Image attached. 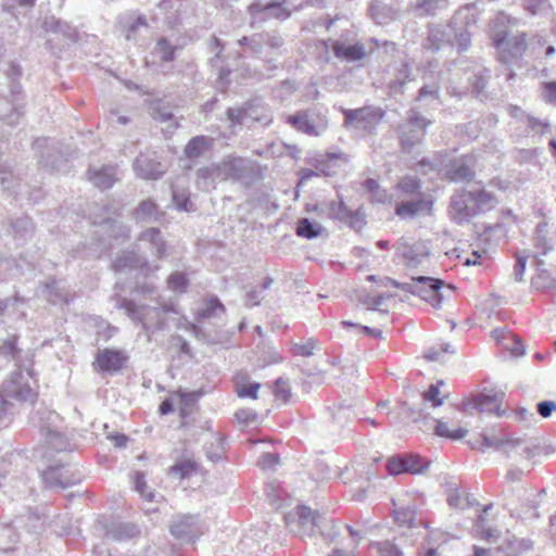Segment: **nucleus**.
<instances>
[{"label": "nucleus", "mask_w": 556, "mask_h": 556, "mask_svg": "<svg viewBox=\"0 0 556 556\" xmlns=\"http://www.w3.org/2000/svg\"><path fill=\"white\" fill-rule=\"evenodd\" d=\"M249 119L269 125L273 122V115L268 105L258 100L248 101Z\"/></svg>", "instance_id": "nucleus-39"}, {"label": "nucleus", "mask_w": 556, "mask_h": 556, "mask_svg": "<svg viewBox=\"0 0 556 556\" xmlns=\"http://www.w3.org/2000/svg\"><path fill=\"white\" fill-rule=\"evenodd\" d=\"M525 124H527L529 131L534 135H544L551 127L547 121L539 119L530 114Z\"/></svg>", "instance_id": "nucleus-62"}, {"label": "nucleus", "mask_w": 556, "mask_h": 556, "mask_svg": "<svg viewBox=\"0 0 556 556\" xmlns=\"http://www.w3.org/2000/svg\"><path fill=\"white\" fill-rule=\"evenodd\" d=\"M238 43L245 48V52L271 64L275 55L279 54L280 49L285 46V38L277 30L261 31L243 36Z\"/></svg>", "instance_id": "nucleus-6"}, {"label": "nucleus", "mask_w": 556, "mask_h": 556, "mask_svg": "<svg viewBox=\"0 0 556 556\" xmlns=\"http://www.w3.org/2000/svg\"><path fill=\"white\" fill-rule=\"evenodd\" d=\"M199 469V465L193 459H184L173 465L168 472L170 475L178 476L180 479H186L195 473Z\"/></svg>", "instance_id": "nucleus-51"}, {"label": "nucleus", "mask_w": 556, "mask_h": 556, "mask_svg": "<svg viewBox=\"0 0 556 556\" xmlns=\"http://www.w3.org/2000/svg\"><path fill=\"white\" fill-rule=\"evenodd\" d=\"M392 502V516L394 521L400 527H407L412 528L415 522L416 518V510L413 506H397V503L394 498L391 500Z\"/></svg>", "instance_id": "nucleus-40"}, {"label": "nucleus", "mask_w": 556, "mask_h": 556, "mask_svg": "<svg viewBox=\"0 0 556 556\" xmlns=\"http://www.w3.org/2000/svg\"><path fill=\"white\" fill-rule=\"evenodd\" d=\"M323 227L318 223H312L308 218H301L298 222L296 235L306 239H314L320 235Z\"/></svg>", "instance_id": "nucleus-53"}, {"label": "nucleus", "mask_w": 556, "mask_h": 556, "mask_svg": "<svg viewBox=\"0 0 556 556\" xmlns=\"http://www.w3.org/2000/svg\"><path fill=\"white\" fill-rule=\"evenodd\" d=\"M217 180L220 181V174L217 163L202 166L197 170V187L200 190L208 191L215 189Z\"/></svg>", "instance_id": "nucleus-34"}, {"label": "nucleus", "mask_w": 556, "mask_h": 556, "mask_svg": "<svg viewBox=\"0 0 556 556\" xmlns=\"http://www.w3.org/2000/svg\"><path fill=\"white\" fill-rule=\"evenodd\" d=\"M134 219L138 223L159 222L164 213L152 199L142 200L131 213Z\"/></svg>", "instance_id": "nucleus-31"}, {"label": "nucleus", "mask_w": 556, "mask_h": 556, "mask_svg": "<svg viewBox=\"0 0 556 556\" xmlns=\"http://www.w3.org/2000/svg\"><path fill=\"white\" fill-rule=\"evenodd\" d=\"M472 450L484 452L486 448L502 452L506 457L511 451H517L523 458L532 459L536 456H547L555 453L556 447L543 442L536 437L528 434L516 435L515 433H503L496 435L494 432H482L478 437L468 440Z\"/></svg>", "instance_id": "nucleus-2"}, {"label": "nucleus", "mask_w": 556, "mask_h": 556, "mask_svg": "<svg viewBox=\"0 0 556 556\" xmlns=\"http://www.w3.org/2000/svg\"><path fill=\"white\" fill-rule=\"evenodd\" d=\"M226 313L225 305L217 296H211L205 301L204 306L197 312L195 319L202 321L210 318H215Z\"/></svg>", "instance_id": "nucleus-38"}, {"label": "nucleus", "mask_w": 556, "mask_h": 556, "mask_svg": "<svg viewBox=\"0 0 556 556\" xmlns=\"http://www.w3.org/2000/svg\"><path fill=\"white\" fill-rule=\"evenodd\" d=\"M350 298L366 306V308L370 311H378L380 304L382 303V295L372 296L364 289L353 290Z\"/></svg>", "instance_id": "nucleus-48"}, {"label": "nucleus", "mask_w": 556, "mask_h": 556, "mask_svg": "<svg viewBox=\"0 0 556 556\" xmlns=\"http://www.w3.org/2000/svg\"><path fill=\"white\" fill-rule=\"evenodd\" d=\"M105 232L114 239L127 240L130 236L129 226L125 225L123 222L116 218H105L102 223Z\"/></svg>", "instance_id": "nucleus-44"}, {"label": "nucleus", "mask_w": 556, "mask_h": 556, "mask_svg": "<svg viewBox=\"0 0 556 556\" xmlns=\"http://www.w3.org/2000/svg\"><path fill=\"white\" fill-rule=\"evenodd\" d=\"M397 73V77L388 85L390 96L403 93V88L410 78L409 65L406 62H402Z\"/></svg>", "instance_id": "nucleus-47"}, {"label": "nucleus", "mask_w": 556, "mask_h": 556, "mask_svg": "<svg viewBox=\"0 0 556 556\" xmlns=\"http://www.w3.org/2000/svg\"><path fill=\"white\" fill-rule=\"evenodd\" d=\"M432 205V200L419 197L416 200L396 202L394 213L403 220L414 219L421 214H430Z\"/></svg>", "instance_id": "nucleus-23"}, {"label": "nucleus", "mask_w": 556, "mask_h": 556, "mask_svg": "<svg viewBox=\"0 0 556 556\" xmlns=\"http://www.w3.org/2000/svg\"><path fill=\"white\" fill-rule=\"evenodd\" d=\"M522 8L530 16L547 13L553 9L549 0H522Z\"/></svg>", "instance_id": "nucleus-55"}, {"label": "nucleus", "mask_w": 556, "mask_h": 556, "mask_svg": "<svg viewBox=\"0 0 556 556\" xmlns=\"http://www.w3.org/2000/svg\"><path fill=\"white\" fill-rule=\"evenodd\" d=\"M477 22L475 8L466 4L454 13L447 24L429 26L424 48L435 52L444 47L457 45L458 52H464L471 45V35Z\"/></svg>", "instance_id": "nucleus-1"}, {"label": "nucleus", "mask_w": 556, "mask_h": 556, "mask_svg": "<svg viewBox=\"0 0 556 556\" xmlns=\"http://www.w3.org/2000/svg\"><path fill=\"white\" fill-rule=\"evenodd\" d=\"M43 28L48 33L61 34L65 38L76 41L78 40V31L75 27L67 22L56 18L54 16L47 17L43 21Z\"/></svg>", "instance_id": "nucleus-36"}, {"label": "nucleus", "mask_w": 556, "mask_h": 556, "mask_svg": "<svg viewBox=\"0 0 556 556\" xmlns=\"http://www.w3.org/2000/svg\"><path fill=\"white\" fill-rule=\"evenodd\" d=\"M11 105L12 109L9 113L0 110V116L8 121L9 124H16L21 116L24 114L23 101V88L18 80L9 81Z\"/></svg>", "instance_id": "nucleus-29"}, {"label": "nucleus", "mask_w": 556, "mask_h": 556, "mask_svg": "<svg viewBox=\"0 0 556 556\" xmlns=\"http://www.w3.org/2000/svg\"><path fill=\"white\" fill-rule=\"evenodd\" d=\"M170 533L184 542H192L204 533V527L198 516L184 515L173 520Z\"/></svg>", "instance_id": "nucleus-18"}, {"label": "nucleus", "mask_w": 556, "mask_h": 556, "mask_svg": "<svg viewBox=\"0 0 556 556\" xmlns=\"http://www.w3.org/2000/svg\"><path fill=\"white\" fill-rule=\"evenodd\" d=\"M88 179L99 189L106 190L119 180L116 165H102L99 168L89 167Z\"/></svg>", "instance_id": "nucleus-26"}, {"label": "nucleus", "mask_w": 556, "mask_h": 556, "mask_svg": "<svg viewBox=\"0 0 556 556\" xmlns=\"http://www.w3.org/2000/svg\"><path fill=\"white\" fill-rule=\"evenodd\" d=\"M442 163H443L442 156L440 153H438L432 159L422 157L421 160H419L415 164L414 169L421 175H428L430 173H439Z\"/></svg>", "instance_id": "nucleus-52"}, {"label": "nucleus", "mask_w": 556, "mask_h": 556, "mask_svg": "<svg viewBox=\"0 0 556 556\" xmlns=\"http://www.w3.org/2000/svg\"><path fill=\"white\" fill-rule=\"evenodd\" d=\"M34 150L39 153V164L49 169H58L62 163L61 152L52 140L38 138L33 143Z\"/></svg>", "instance_id": "nucleus-22"}, {"label": "nucleus", "mask_w": 556, "mask_h": 556, "mask_svg": "<svg viewBox=\"0 0 556 556\" xmlns=\"http://www.w3.org/2000/svg\"><path fill=\"white\" fill-rule=\"evenodd\" d=\"M220 181L231 180L250 186L258 179V167L255 163L236 155L228 154L217 162Z\"/></svg>", "instance_id": "nucleus-9"}, {"label": "nucleus", "mask_w": 556, "mask_h": 556, "mask_svg": "<svg viewBox=\"0 0 556 556\" xmlns=\"http://www.w3.org/2000/svg\"><path fill=\"white\" fill-rule=\"evenodd\" d=\"M141 266V258L135 252H123L113 262V269L115 271H123L127 268H137Z\"/></svg>", "instance_id": "nucleus-50"}, {"label": "nucleus", "mask_w": 556, "mask_h": 556, "mask_svg": "<svg viewBox=\"0 0 556 556\" xmlns=\"http://www.w3.org/2000/svg\"><path fill=\"white\" fill-rule=\"evenodd\" d=\"M422 399L424 401L431 403L432 407H440L443 405L445 396H440L438 384H430L422 393Z\"/></svg>", "instance_id": "nucleus-63"}, {"label": "nucleus", "mask_w": 556, "mask_h": 556, "mask_svg": "<svg viewBox=\"0 0 556 556\" xmlns=\"http://www.w3.org/2000/svg\"><path fill=\"white\" fill-rule=\"evenodd\" d=\"M136 175L146 180H157L166 173V165L160 161L155 151L139 153L132 164Z\"/></svg>", "instance_id": "nucleus-17"}, {"label": "nucleus", "mask_w": 556, "mask_h": 556, "mask_svg": "<svg viewBox=\"0 0 556 556\" xmlns=\"http://www.w3.org/2000/svg\"><path fill=\"white\" fill-rule=\"evenodd\" d=\"M395 189L406 195L421 197V181L416 177L406 176L402 178L395 186Z\"/></svg>", "instance_id": "nucleus-54"}, {"label": "nucleus", "mask_w": 556, "mask_h": 556, "mask_svg": "<svg viewBox=\"0 0 556 556\" xmlns=\"http://www.w3.org/2000/svg\"><path fill=\"white\" fill-rule=\"evenodd\" d=\"M340 111L344 116V127H352L367 132L377 129L382 118V110L371 105H365L355 110L341 108Z\"/></svg>", "instance_id": "nucleus-12"}, {"label": "nucleus", "mask_w": 556, "mask_h": 556, "mask_svg": "<svg viewBox=\"0 0 556 556\" xmlns=\"http://www.w3.org/2000/svg\"><path fill=\"white\" fill-rule=\"evenodd\" d=\"M167 286L173 291L186 292L189 280L184 273H173L167 279Z\"/></svg>", "instance_id": "nucleus-61"}, {"label": "nucleus", "mask_w": 556, "mask_h": 556, "mask_svg": "<svg viewBox=\"0 0 556 556\" xmlns=\"http://www.w3.org/2000/svg\"><path fill=\"white\" fill-rule=\"evenodd\" d=\"M493 337L496 340H504V339H511L513 345L507 346V349L510 351L511 355L514 356H522L526 352V346L523 344L522 339L519 336L513 334L510 332H505L504 329H494L492 331Z\"/></svg>", "instance_id": "nucleus-46"}, {"label": "nucleus", "mask_w": 556, "mask_h": 556, "mask_svg": "<svg viewBox=\"0 0 556 556\" xmlns=\"http://www.w3.org/2000/svg\"><path fill=\"white\" fill-rule=\"evenodd\" d=\"M18 337L16 334L9 336L0 344V355L9 357L16 363V367L20 368V364H27L28 359H33V356L22 357V350L17 346Z\"/></svg>", "instance_id": "nucleus-37"}, {"label": "nucleus", "mask_w": 556, "mask_h": 556, "mask_svg": "<svg viewBox=\"0 0 556 556\" xmlns=\"http://www.w3.org/2000/svg\"><path fill=\"white\" fill-rule=\"evenodd\" d=\"M177 50L178 46L173 45L166 37L162 36L156 40L152 54L161 62L168 63L175 60V53Z\"/></svg>", "instance_id": "nucleus-41"}, {"label": "nucleus", "mask_w": 556, "mask_h": 556, "mask_svg": "<svg viewBox=\"0 0 556 556\" xmlns=\"http://www.w3.org/2000/svg\"><path fill=\"white\" fill-rule=\"evenodd\" d=\"M431 124V119L421 115L416 108H410L406 113L405 122L397 128L402 152L413 153L414 149L425 140L427 128Z\"/></svg>", "instance_id": "nucleus-8"}, {"label": "nucleus", "mask_w": 556, "mask_h": 556, "mask_svg": "<svg viewBox=\"0 0 556 556\" xmlns=\"http://www.w3.org/2000/svg\"><path fill=\"white\" fill-rule=\"evenodd\" d=\"M250 13L260 20L277 18L287 20L290 16V11L283 8L281 2H267L255 1L249 7Z\"/></svg>", "instance_id": "nucleus-27"}, {"label": "nucleus", "mask_w": 556, "mask_h": 556, "mask_svg": "<svg viewBox=\"0 0 556 556\" xmlns=\"http://www.w3.org/2000/svg\"><path fill=\"white\" fill-rule=\"evenodd\" d=\"M501 551L506 553V556H522L521 551H527L529 545L526 540L505 539L498 547Z\"/></svg>", "instance_id": "nucleus-56"}, {"label": "nucleus", "mask_w": 556, "mask_h": 556, "mask_svg": "<svg viewBox=\"0 0 556 556\" xmlns=\"http://www.w3.org/2000/svg\"><path fill=\"white\" fill-rule=\"evenodd\" d=\"M212 139L206 136L193 137L185 148V153L189 159L199 157L210 148Z\"/></svg>", "instance_id": "nucleus-45"}, {"label": "nucleus", "mask_w": 556, "mask_h": 556, "mask_svg": "<svg viewBox=\"0 0 556 556\" xmlns=\"http://www.w3.org/2000/svg\"><path fill=\"white\" fill-rule=\"evenodd\" d=\"M392 285L395 287H402L404 290L412 294H417L421 299L429 302L433 307H440L442 303V294L440 292L444 285V281L439 278H432L428 276H418L413 279L412 283L400 285L395 280L384 277V287Z\"/></svg>", "instance_id": "nucleus-10"}, {"label": "nucleus", "mask_w": 556, "mask_h": 556, "mask_svg": "<svg viewBox=\"0 0 556 556\" xmlns=\"http://www.w3.org/2000/svg\"><path fill=\"white\" fill-rule=\"evenodd\" d=\"M186 330L190 331L199 341L205 344H218L222 342L220 339L215 336H211L202 327L195 324L187 323Z\"/></svg>", "instance_id": "nucleus-59"}, {"label": "nucleus", "mask_w": 556, "mask_h": 556, "mask_svg": "<svg viewBox=\"0 0 556 556\" xmlns=\"http://www.w3.org/2000/svg\"><path fill=\"white\" fill-rule=\"evenodd\" d=\"M140 534V528L134 522L114 521L105 527V536L117 542L129 541Z\"/></svg>", "instance_id": "nucleus-28"}, {"label": "nucleus", "mask_w": 556, "mask_h": 556, "mask_svg": "<svg viewBox=\"0 0 556 556\" xmlns=\"http://www.w3.org/2000/svg\"><path fill=\"white\" fill-rule=\"evenodd\" d=\"M467 433L468 430L462 427H458L457 429L454 430H450L447 422L441 419H435L434 434L440 438L456 441L465 438Z\"/></svg>", "instance_id": "nucleus-49"}, {"label": "nucleus", "mask_w": 556, "mask_h": 556, "mask_svg": "<svg viewBox=\"0 0 556 556\" xmlns=\"http://www.w3.org/2000/svg\"><path fill=\"white\" fill-rule=\"evenodd\" d=\"M11 229L15 239L25 241L34 235L35 226L28 216H21L11 223Z\"/></svg>", "instance_id": "nucleus-42"}, {"label": "nucleus", "mask_w": 556, "mask_h": 556, "mask_svg": "<svg viewBox=\"0 0 556 556\" xmlns=\"http://www.w3.org/2000/svg\"><path fill=\"white\" fill-rule=\"evenodd\" d=\"M430 99L432 101L440 100V86L438 83L433 81L430 84H425L417 93V101H422Z\"/></svg>", "instance_id": "nucleus-60"}, {"label": "nucleus", "mask_w": 556, "mask_h": 556, "mask_svg": "<svg viewBox=\"0 0 556 556\" xmlns=\"http://www.w3.org/2000/svg\"><path fill=\"white\" fill-rule=\"evenodd\" d=\"M493 193L484 190H456L450 200L448 214L456 225L468 224L473 217L484 214L495 206Z\"/></svg>", "instance_id": "nucleus-3"}, {"label": "nucleus", "mask_w": 556, "mask_h": 556, "mask_svg": "<svg viewBox=\"0 0 556 556\" xmlns=\"http://www.w3.org/2000/svg\"><path fill=\"white\" fill-rule=\"evenodd\" d=\"M286 525L290 532L299 536H313L319 533L323 536H329L326 533L324 525L326 518L309 507L300 505L285 516Z\"/></svg>", "instance_id": "nucleus-7"}, {"label": "nucleus", "mask_w": 556, "mask_h": 556, "mask_svg": "<svg viewBox=\"0 0 556 556\" xmlns=\"http://www.w3.org/2000/svg\"><path fill=\"white\" fill-rule=\"evenodd\" d=\"M316 348H317V340L314 338H309V339H307V341L305 343H302V344L294 343L292 345L291 351L294 355L308 357V356L313 355V352Z\"/></svg>", "instance_id": "nucleus-64"}, {"label": "nucleus", "mask_w": 556, "mask_h": 556, "mask_svg": "<svg viewBox=\"0 0 556 556\" xmlns=\"http://www.w3.org/2000/svg\"><path fill=\"white\" fill-rule=\"evenodd\" d=\"M328 215L337 220H340L354 230H361L365 225V216L359 208L351 210L342 201H330L327 203Z\"/></svg>", "instance_id": "nucleus-20"}, {"label": "nucleus", "mask_w": 556, "mask_h": 556, "mask_svg": "<svg viewBox=\"0 0 556 556\" xmlns=\"http://www.w3.org/2000/svg\"><path fill=\"white\" fill-rule=\"evenodd\" d=\"M531 289L543 293L553 301L556 299V278L545 268H539L531 278Z\"/></svg>", "instance_id": "nucleus-30"}, {"label": "nucleus", "mask_w": 556, "mask_h": 556, "mask_svg": "<svg viewBox=\"0 0 556 556\" xmlns=\"http://www.w3.org/2000/svg\"><path fill=\"white\" fill-rule=\"evenodd\" d=\"M503 397L504 393H497L494 390L484 391L464 401L460 409L468 414L477 410L479 413L496 414L498 417H502L505 415V409L501 408Z\"/></svg>", "instance_id": "nucleus-15"}, {"label": "nucleus", "mask_w": 556, "mask_h": 556, "mask_svg": "<svg viewBox=\"0 0 556 556\" xmlns=\"http://www.w3.org/2000/svg\"><path fill=\"white\" fill-rule=\"evenodd\" d=\"M350 160L349 155L343 153L342 151L337 152H326L325 154H319L315 157H312L308 161L314 168L317 169L319 176H332L336 173V164L337 162L348 163Z\"/></svg>", "instance_id": "nucleus-25"}, {"label": "nucleus", "mask_w": 556, "mask_h": 556, "mask_svg": "<svg viewBox=\"0 0 556 556\" xmlns=\"http://www.w3.org/2000/svg\"><path fill=\"white\" fill-rule=\"evenodd\" d=\"M265 493L274 506L280 507L282 505L286 491L278 481L274 480L268 482L265 486Z\"/></svg>", "instance_id": "nucleus-57"}, {"label": "nucleus", "mask_w": 556, "mask_h": 556, "mask_svg": "<svg viewBox=\"0 0 556 556\" xmlns=\"http://www.w3.org/2000/svg\"><path fill=\"white\" fill-rule=\"evenodd\" d=\"M42 479L47 488L66 489L80 482L81 477L77 472H71L63 465L50 466L43 473Z\"/></svg>", "instance_id": "nucleus-21"}, {"label": "nucleus", "mask_w": 556, "mask_h": 556, "mask_svg": "<svg viewBox=\"0 0 556 556\" xmlns=\"http://www.w3.org/2000/svg\"><path fill=\"white\" fill-rule=\"evenodd\" d=\"M34 359L20 364L10 377L3 381L0 389V400L4 403H36L38 399V380L34 371Z\"/></svg>", "instance_id": "nucleus-4"}, {"label": "nucleus", "mask_w": 556, "mask_h": 556, "mask_svg": "<svg viewBox=\"0 0 556 556\" xmlns=\"http://www.w3.org/2000/svg\"><path fill=\"white\" fill-rule=\"evenodd\" d=\"M37 295L51 304L70 302V291L63 286L61 280L55 278L41 282L38 287Z\"/></svg>", "instance_id": "nucleus-24"}, {"label": "nucleus", "mask_w": 556, "mask_h": 556, "mask_svg": "<svg viewBox=\"0 0 556 556\" xmlns=\"http://www.w3.org/2000/svg\"><path fill=\"white\" fill-rule=\"evenodd\" d=\"M447 180L452 182H470L476 177L475 159L469 154L453 159L444 173Z\"/></svg>", "instance_id": "nucleus-19"}, {"label": "nucleus", "mask_w": 556, "mask_h": 556, "mask_svg": "<svg viewBox=\"0 0 556 556\" xmlns=\"http://www.w3.org/2000/svg\"><path fill=\"white\" fill-rule=\"evenodd\" d=\"M128 355L125 351L115 349L99 350L92 362V368L100 375H116L121 372L128 363Z\"/></svg>", "instance_id": "nucleus-16"}, {"label": "nucleus", "mask_w": 556, "mask_h": 556, "mask_svg": "<svg viewBox=\"0 0 556 556\" xmlns=\"http://www.w3.org/2000/svg\"><path fill=\"white\" fill-rule=\"evenodd\" d=\"M111 300L116 308L124 309L126 315L134 321L141 324L146 331L154 332L167 327L166 318L160 307L138 305L117 292L111 296Z\"/></svg>", "instance_id": "nucleus-5"}, {"label": "nucleus", "mask_w": 556, "mask_h": 556, "mask_svg": "<svg viewBox=\"0 0 556 556\" xmlns=\"http://www.w3.org/2000/svg\"><path fill=\"white\" fill-rule=\"evenodd\" d=\"M534 247L541 251L542 255L548 254L554 249V241L547 236V223L541 222L535 227Z\"/></svg>", "instance_id": "nucleus-43"}, {"label": "nucleus", "mask_w": 556, "mask_h": 556, "mask_svg": "<svg viewBox=\"0 0 556 556\" xmlns=\"http://www.w3.org/2000/svg\"><path fill=\"white\" fill-rule=\"evenodd\" d=\"M138 240L148 243L155 257L163 258L165 256L167 244L159 228L146 229L139 235Z\"/></svg>", "instance_id": "nucleus-32"}, {"label": "nucleus", "mask_w": 556, "mask_h": 556, "mask_svg": "<svg viewBox=\"0 0 556 556\" xmlns=\"http://www.w3.org/2000/svg\"><path fill=\"white\" fill-rule=\"evenodd\" d=\"M286 123L295 130L311 137H317L326 130L328 121L317 109L299 110L286 118Z\"/></svg>", "instance_id": "nucleus-11"}, {"label": "nucleus", "mask_w": 556, "mask_h": 556, "mask_svg": "<svg viewBox=\"0 0 556 556\" xmlns=\"http://www.w3.org/2000/svg\"><path fill=\"white\" fill-rule=\"evenodd\" d=\"M430 462L417 453H397L390 456L384 469L390 476L419 475L428 469Z\"/></svg>", "instance_id": "nucleus-13"}, {"label": "nucleus", "mask_w": 556, "mask_h": 556, "mask_svg": "<svg viewBox=\"0 0 556 556\" xmlns=\"http://www.w3.org/2000/svg\"><path fill=\"white\" fill-rule=\"evenodd\" d=\"M248 102H244L241 106L229 108L226 111L227 118L230 121V126L235 127L236 125H242L244 122L249 119L248 114Z\"/></svg>", "instance_id": "nucleus-58"}, {"label": "nucleus", "mask_w": 556, "mask_h": 556, "mask_svg": "<svg viewBox=\"0 0 556 556\" xmlns=\"http://www.w3.org/2000/svg\"><path fill=\"white\" fill-rule=\"evenodd\" d=\"M41 437L46 445L55 452H64L70 448V441L65 433L50 425L41 428Z\"/></svg>", "instance_id": "nucleus-33"}, {"label": "nucleus", "mask_w": 556, "mask_h": 556, "mask_svg": "<svg viewBox=\"0 0 556 556\" xmlns=\"http://www.w3.org/2000/svg\"><path fill=\"white\" fill-rule=\"evenodd\" d=\"M334 55L348 62H355L365 56V48L362 43L345 45L341 41H336L332 46Z\"/></svg>", "instance_id": "nucleus-35"}, {"label": "nucleus", "mask_w": 556, "mask_h": 556, "mask_svg": "<svg viewBox=\"0 0 556 556\" xmlns=\"http://www.w3.org/2000/svg\"><path fill=\"white\" fill-rule=\"evenodd\" d=\"M493 42L500 50V61L505 64L520 59L527 49L525 34L508 36L506 31H500L493 36Z\"/></svg>", "instance_id": "nucleus-14"}]
</instances>
